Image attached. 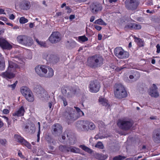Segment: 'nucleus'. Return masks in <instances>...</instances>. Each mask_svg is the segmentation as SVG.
Here are the masks:
<instances>
[{
	"label": "nucleus",
	"mask_w": 160,
	"mask_h": 160,
	"mask_svg": "<svg viewBox=\"0 0 160 160\" xmlns=\"http://www.w3.org/2000/svg\"><path fill=\"white\" fill-rule=\"evenodd\" d=\"M74 108L68 107L64 113V117L68 123L76 120L79 117L84 116V113L78 107Z\"/></svg>",
	"instance_id": "1"
},
{
	"label": "nucleus",
	"mask_w": 160,
	"mask_h": 160,
	"mask_svg": "<svg viewBox=\"0 0 160 160\" xmlns=\"http://www.w3.org/2000/svg\"><path fill=\"white\" fill-rule=\"evenodd\" d=\"M9 66L7 70L1 74V76L6 78L10 79L14 77L15 76L16 69L19 68L18 65L11 61H8Z\"/></svg>",
	"instance_id": "2"
},
{
	"label": "nucleus",
	"mask_w": 160,
	"mask_h": 160,
	"mask_svg": "<svg viewBox=\"0 0 160 160\" xmlns=\"http://www.w3.org/2000/svg\"><path fill=\"white\" fill-rule=\"evenodd\" d=\"M47 67L44 65L38 66L35 68L36 72L40 77L46 76L50 78L53 76L54 74L53 70L52 68H48V72Z\"/></svg>",
	"instance_id": "3"
},
{
	"label": "nucleus",
	"mask_w": 160,
	"mask_h": 160,
	"mask_svg": "<svg viewBox=\"0 0 160 160\" xmlns=\"http://www.w3.org/2000/svg\"><path fill=\"white\" fill-rule=\"evenodd\" d=\"M76 126L78 129L88 131L89 130H94L96 127L94 123L88 121H80L77 122Z\"/></svg>",
	"instance_id": "4"
},
{
	"label": "nucleus",
	"mask_w": 160,
	"mask_h": 160,
	"mask_svg": "<svg viewBox=\"0 0 160 160\" xmlns=\"http://www.w3.org/2000/svg\"><path fill=\"white\" fill-rule=\"evenodd\" d=\"M103 59L101 56L95 55L89 57L87 60V64L92 68L99 67L103 63Z\"/></svg>",
	"instance_id": "5"
},
{
	"label": "nucleus",
	"mask_w": 160,
	"mask_h": 160,
	"mask_svg": "<svg viewBox=\"0 0 160 160\" xmlns=\"http://www.w3.org/2000/svg\"><path fill=\"white\" fill-rule=\"evenodd\" d=\"M114 93L115 96L119 98L126 97L128 95L126 91L121 84H116L114 87Z\"/></svg>",
	"instance_id": "6"
},
{
	"label": "nucleus",
	"mask_w": 160,
	"mask_h": 160,
	"mask_svg": "<svg viewBox=\"0 0 160 160\" xmlns=\"http://www.w3.org/2000/svg\"><path fill=\"white\" fill-rule=\"evenodd\" d=\"M114 53L116 56L120 59H125L129 57V52L125 51L122 47H118L114 50Z\"/></svg>",
	"instance_id": "7"
},
{
	"label": "nucleus",
	"mask_w": 160,
	"mask_h": 160,
	"mask_svg": "<svg viewBox=\"0 0 160 160\" xmlns=\"http://www.w3.org/2000/svg\"><path fill=\"white\" fill-rule=\"evenodd\" d=\"M139 4V2L137 0H127L125 2L126 8L132 11L136 10Z\"/></svg>",
	"instance_id": "8"
},
{
	"label": "nucleus",
	"mask_w": 160,
	"mask_h": 160,
	"mask_svg": "<svg viewBox=\"0 0 160 160\" xmlns=\"http://www.w3.org/2000/svg\"><path fill=\"white\" fill-rule=\"evenodd\" d=\"M18 42L22 44L30 46L32 43V40L30 38L25 35H20L17 38Z\"/></svg>",
	"instance_id": "9"
},
{
	"label": "nucleus",
	"mask_w": 160,
	"mask_h": 160,
	"mask_svg": "<svg viewBox=\"0 0 160 160\" xmlns=\"http://www.w3.org/2000/svg\"><path fill=\"white\" fill-rule=\"evenodd\" d=\"M117 125L121 128L124 130H128L132 126V122L130 121L119 120L117 123Z\"/></svg>",
	"instance_id": "10"
},
{
	"label": "nucleus",
	"mask_w": 160,
	"mask_h": 160,
	"mask_svg": "<svg viewBox=\"0 0 160 160\" xmlns=\"http://www.w3.org/2000/svg\"><path fill=\"white\" fill-rule=\"evenodd\" d=\"M100 88V83L98 81L95 80L90 82L89 88L91 92L96 93L99 91Z\"/></svg>",
	"instance_id": "11"
},
{
	"label": "nucleus",
	"mask_w": 160,
	"mask_h": 160,
	"mask_svg": "<svg viewBox=\"0 0 160 160\" xmlns=\"http://www.w3.org/2000/svg\"><path fill=\"white\" fill-rule=\"evenodd\" d=\"M61 39V34L58 32H52L49 38V40L52 43H57L59 42Z\"/></svg>",
	"instance_id": "12"
},
{
	"label": "nucleus",
	"mask_w": 160,
	"mask_h": 160,
	"mask_svg": "<svg viewBox=\"0 0 160 160\" xmlns=\"http://www.w3.org/2000/svg\"><path fill=\"white\" fill-rule=\"evenodd\" d=\"M15 140L21 144L24 145L29 149L31 148L30 144L27 142L22 137L18 134H15L14 136Z\"/></svg>",
	"instance_id": "13"
},
{
	"label": "nucleus",
	"mask_w": 160,
	"mask_h": 160,
	"mask_svg": "<svg viewBox=\"0 0 160 160\" xmlns=\"http://www.w3.org/2000/svg\"><path fill=\"white\" fill-rule=\"evenodd\" d=\"M90 8L92 12L96 14L102 10V8L100 4L93 3L90 6Z\"/></svg>",
	"instance_id": "14"
},
{
	"label": "nucleus",
	"mask_w": 160,
	"mask_h": 160,
	"mask_svg": "<svg viewBox=\"0 0 160 160\" xmlns=\"http://www.w3.org/2000/svg\"><path fill=\"white\" fill-rule=\"evenodd\" d=\"M53 134L56 136H58L62 132V126L59 124H54L52 126Z\"/></svg>",
	"instance_id": "15"
},
{
	"label": "nucleus",
	"mask_w": 160,
	"mask_h": 160,
	"mask_svg": "<svg viewBox=\"0 0 160 160\" xmlns=\"http://www.w3.org/2000/svg\"><path fill=\"white\" fill-rule=\"evenodd\" d=\"M0 46L3 49H10L12 48V46L3 38H0Z\"/></svg>",
	"instance_id": "16"
},
{
	"label": "nucleus",
	"mask_w": 160,
	"mask_h": 160,
	"mask_svg": "<svg viewBox=\"0 0 160 160\" xmlns=\"http://www.w3.org/2000/svg\"><path fill=\"white\" fill-rule=\"evenodd\" d=\"M62 94L68 98H70L71 97L73 94L76 93V89L69 90V89L66 90L65 89H63L62 90Z\"/></svg>",
	"instance_id": "17"
},
{
	"label": "nucleus",
	"mask_w": 160,
	"mask_h": 160,
	"mask_svg": "<svg viewBox=\"0 0 160 160\" xmlns=\"http://www.w3.org/2000/svg\"><path fill=\"white\" fill-rule=\"evenodd\" d=\"M149 94L152 97L157 98L159 94L157 91V88L155 84H153L152 87L150 88Z\"/></svg>",
	"instance_id": "18"
},
{
	"label": "nucleus",
	"mask_w": 160,
	"mask_h": 160,
	"mask_svg": "<svg viewBox=\"0 0 160 160\" xmlns=\"http://www.w3.org/2000/svg\"><path fill=\"white\" fill-rule=\"evenodd\" d=\"M34 91L36 93L39 95L41 94L42 92H43V94L46 95V97L48 96L47 92L41 86H37L34 89Z\"/></svg>",
	"instance_id": "19"
},
{
	"label": "nucleus",
	"mask_w": 160,
	"mask_h": 160,
	"mask_svg": "<svg viewBox=\"0 0 160 160\" xmlns=\"http://www.w3.org/2000/svg\"><path fill=\"white\" fill-rule=\"evenodd\" d=\"M20 7L23 10H28L30 7V2L28 1L22 2L21 3Z\"/></svg>",
	"instance_id": "20"
},
{
	"label": "nucleus",
	"mask_w": 160,
	"mask_h": 160,
	"mask_svg": "<svg viewBox=\"0 0 160 160\" xmlns=\"http://www.w3.org/2000/svg\"><path fill=\"white\" fill-rule=\"evenodd\" d=\"M25 111L23 106H22L17 111L12 114L13 116L20 117L24 115Z\"/></svg>",
	"instance_id": "21"
},
{
	"label": "nucleus",
	"mask_w": 160,
	"mask_h": 160,
	"mask_svg": "<svg viewBox=\"0 0 160 160\" xmlns=\"http://www.w3.org/2000/svg\"><path fill=\"white\" fill-rule=\"evenodd\" d=\"M20 91L21 93L24 97L29 92H30L31 91L30 89L27 87H21Z\"/></svg>",
	"instance_id": "22"
},
{
	"label": "nucleus",
	"mask_w": 160,
	"mask_h": 160,
	"mask_svg": "<svg viewBox=\"0 0 160 160\" xmlns=\"http://www.w3.org/2000/svg\"><path fill=\"white\" fill-rule=\"evenodd\" d=\"M26 99L28 102H32L34 100V98L33 94L31 91L29 92L25 96Z\"/></svg>",
	"instance_id": "23"
},
{
	"label": "nucleus",
	"mask_w": 160,
	"mask_h": 160,
	"mask_svg": "<svg viewBox=\"0 0 160 160\" xmlns=\"http://www.w3.org/2000/svg\"><path fill=\"white\" fill-rule=\"evenodd\" d=\"M99 101L100 104L105 106H109L108 101L106 99L100 97L99 99Z\"/></svg>",
	"instance_id": "24"
},
{
	"label": "nucleus",
	"mask_w": 160,
	"mask_h": 160,
	"mask_svg": "<svg viewBox=\"0 0 160 160\" xmlns=\"http://www.w3.org/2000/svg\"><path fill=\"white\" fill-rule=\"evenodd\" d=\"M68 140L67 143L70 145H73L76 142V139L74 137H69L67 134H66Z\"/></svg>",
	"instance_id": "25"
},
{
	"label": "nucleus",
	"mask_w": 160,
	"mask_h": 160,
	"mask_svg": "<svg viewBox=\"0 0 160 160\" xmlns=\"http://www.w3.org/2000/svg\"><path fill=\"white\" fill-rule=\"evenodd\" d=\"M68 152L70 151L71 152L75 153H79L80 152L79 148L73 146H70L68 147Z\"/></svg>",
	"instance_id": "26"
},
{
	"label": "nucleus",
	"mask_w": 160,
	"mask_h": 160,
	"mask_svg": "<svg viewBox=\"0 0 160 160\" xmlns=\"http://www.w3.org/2000/svg\"><path fill=\"white\" fill-rule=\"evenodd\" d=\"M153 139L154 141L157 143L160 142V133H157L153 136Z\"/></svg>",
	"instance_id": "27"
},
{
	"label": "nucleus",
	"mask_w": 160,
	"mask_h": 160,
	"mask_svg": "<svg viewBox=\"0 0 160 160\" xmlns=\"http://www.w3.org/2000/svg\"><path fill=\"white\" fill-rule=\"evenodd\" d=\"M78 38V41L80 42H84L88 40V38L85 35L79 36Z\"/></svg>",
	"instance_id": "28"
},
{
	"label": "nucleus",
	"mask_w": 160,
	"mask_h": 160,
	"mask_svg": "<svg viewBox=\"0 0 160 160\" xmlns=\"http://www.w3.org/2000/svg\"><path fill=\"white\" fill-rule=\"evenodd\" d=\"M59 149L60 151L63 152H68V147L66 146L60 145L59 147Z\"/></svg>",
	"instance_id": "29"
},
{
	"label": "nucleus",
	"mask_w": 160,
	"mask_h": 160,
	"mask_svg": "<svg viewBox=\"0 0 160 160\" xmlns=\"http://www.w3.org/2000/svg\"><path fill=\"white\" fill-rule=\"evenodd\" d=\"M94 23L95 24L102 25H107L106 23L101 18H99L95 20Z\"/></svg>",
	"instance_id": "30"
},
{
	"label": "nucleus",
	"mask_w": 160,
	"mask_h": 160,
	"mask_svg": "<svg viewBox=\"0 0 160 160\" xmlns=\"http://www.w3.org/2000/svg\"><path fill=\"white\" fill-rule=\"evenodd\" d=\"M46 57L45 55L44 56V58L47 60L50 61H52L53 59L54 58V57L53 55L47 54Z\"/></svg>",
	"instance_id": "31"
},
{
	"label": "nucleus",
	"mask_w": 160,
	"mask_h": 160,
	"mask_svg": "<svg viewBox=\"0 0 160 160\" xmlns=\"http://www.w3.org/2000/svg\"><path fill=\"white\" fill-rule=\"evenodd\" d=\"M95 147L100 149H103L104 148L103 143L101 142H98L96 144Z\"/></svg>",
	"instance_id": "32"
},
{
	"label": "nucleus",
	"mask_w": 160,
	"mask_h": 160,
	"mask_svg": "<svg viewBox=\"0 0 160 160\" xmlns=\"http://www.w3.org/2000/svg\"><path fill=\"white\" fill-rule=\"evenodd\" d=\"M79 147L85 151L89 152H91V149L84 145H81L79 146Z\"/></svg>",
	"instance_id": "33"
},
{
	"label": "nucleus",
	"mask_w": 160,
	"mask_h": 160,
	"mask_svg": "<svg viewBox=\"0 0 160 160\" xmlns=\"http://www.w3.org/2000/svg\"><path fill=\"white\" fill-rule=\"evenodd\" d=\"M28 22V19L25 17H21L19 19V22L21 24H24Z\"/></svg>",
	"instance_id": "34"
},
{
	"label": "nucleus",
	"mask_w": 160,
	"mask_h": 160,
	"mask_svg": "<svg viewBox=\"0 0 160 160\" xmlns=\"http://www.w3.org/2000/svg\"><path fill=\"white\" fill-rule=\"evenodd\" d=\"M97 156L98 159L100 160H105L108 157L107 155L102 154H98Z\"/></svg>",
	"instance_id": "35"
},
{
	"label": "nucleus",
	"mask_w": 160,
	"mask_h": 160,
	"mask_svg": "<svg viewBox=\"0 0 160 160\" xmlns=\"http://www.w3.org/2000/svg\"><path fill=\"white\" fill-rule=\"evenodd\" d=\"M5 68V63L4 60L0 61V70H3Z\"/></svg>",
	"instance_id": "36"
},
{
	"label": "nucleus",
	"mask_w": 160,
	"mask_h": 160,
	"mask_svg": "<svg viewBox=\"0 0 160 160\" xmlns=\"http://www.w3.org/2000/svg\"><path fill=\"white\" fill-rule=\"evenodd\" d=\"M133 29L135 30H139L142 27L141 25L138 23H134Z\"/></svg>",
	"instance_id": "37"
},
{
	"label": "nucleus",
	"mask_w": 160,
	"mask_h": 160,
	"mask_svg": "<svg viewBox=\"0 0 160 160\" xmlns=\"http://www.w3.org/2000/svg\"><path fill=\"white\" fill-rule=\"evenodd\" d=\"M134 23L129 22L125 26V28H126L133 29Z\"/></svg>",
	"instance_id": "38"
},
{
	"label": "nucleus",
	"mask_w": 160,
	"mask_h": 160,
	"mask_svg": "<svg viewBox=\"0 0 160 160\" xmlns=\"http://www.w3.org/2000/svg\"><path fill=\"white\" fill-rule=\"evenodd\" d=\"M135 39L136 40H137L138 44V45L140 47L143 46V43L142 40L137 38L135 37Z\"/></svg>",
	"instance_id": "39"
},
{
	"label": "nucleus",
	"mask_w": 160,
	"mask_h": 160,
	"mask_svg": "<svg viewBox=\"0 0 160 160\" xmlns=\"http://www.w3.org/2000/svg\"><path fill=\"white\" fill-rule=\"evenodd\" d=\"M125 157L122 156L120 155L114 157L113 158V160H122L125 159Z\"/></svg>",
	"instance_id": "40"
},
{
	"label": "nucleus",
	"mask_w": 160,
	"mask_h": 160,
	"mask_svg": "<svg viewBox=\"0 0 160 160\" xmlns=\"http://www.w3.org/2000/svg\"><path fill=\"white\" fill-rule=\"evenodd\" d=\"M47 95L48 96L46 97V95H45L44 94H43V92H42L41 94L39 95V97H40L42 98H43L44 99H45V100H48V98H49V96L48 95V93H47Z\"/></svg>",
	"instance_id": "41"
},
{
	"label": "nucleus",
	"mask_w": 160,
	"mask_h": 160,
	"mask_svg": "<svg viewBox=\"0 0 160 160\" xmlns=\"http://www.w3.org/2000/svg\"><path fill=\"white\" fill-rule=\"evenodd\" d=\"M128 65H125L122 67H118L116 69V70L117 71H119L124 68H127Z\"/></svg>",
	"instance_id": "42"
},
{
	"label": "nucleus",
	"mask_w": 160,
	"mask_h": 160,
	"mask_svg": "<svg viewBox=\"0 0 160 160\" xmlns=\"http://www.w3.org/2000/svg\"><path fill=\"white\" fill-rule=\"evenodd\" d=\"M36 41L40 45L41 47H44L46 46V43L44 42L39 41L38 40H36Z\"/></svg>",
	"instance_id": "43"
},
{
	"label": "nucleus",
	"mask_w": 160,
	"mask_h": 160,
	"mask_svg": "<svg viewBox=\"0 0 160 160\" xmlns=\"http://www.w3.org/2000/svg\"><path fill=\"white\" fill-rule=\"evenodd\" d=\"M98 124L99 129L102 128H104V124L101 121H98Z\"/></svg>",
	"instance_id": "44"
},
{
	"label": "nucleus",
	"mask_w": 160,
	"mask_h": 160,
	"mask_svg": "<svg viewBox=\"0 0 160 160\" xmlns=\"http://www.w3.org/2000/svg\"><path fill=\"white\" fill-rule=\"evenodd\" d=\"M18 83V81H16L14 83L12 84L8 85V87L10 88H11L12 90L14 89Z\"/></svg>",
	"instance_id": "45"
},
{
	"label": "nucleus",
	"mask_w": 160,
	"mask_h": 160,
	"mask_svg": "<svg viewBox=\"0 0 160 160\" xmlns=\"http://www.w3.org/2000/svg\"><path fill=\"white\" fill-rule=\"evenodd\" d=\"M61 99L63 102L64 106H66L68 105V102L66 98L63 97H62L61 98Z\"/></svg>",
	"instance_id": "46"
},
{
	"label": "nucleus",
	"mask_w": 160,
	"mask_h": 160,
	"mask_svg": "<svg viewBox=\"0 0 160 160\" xmlns=\"http://www.w3.org/2000/svg\"><path fill=\"white\" fill-rule=\"evenodd\" d=\"M7 142V140L6 139H0V143L3 145H5Z\"/></svg>",
	"instance_id": "47"
},
{
	"label": "nucleus",
	"mask_w": 160,
	"mask_h": 160,
	"mask_svg": "<svg viewBox=\"0 0 160 160\" xmlns=\"http://www.w3.org/2000/svg\"><path fill=\"white\" fill-rule=\"evenodd\" d=\"M125 18H123L121 19H120L119 20V22L121 25H122L123 24H124V23H123V22H126V20L125 19Z\"/></svg>",
	"instance_id": "48"
},
{
	"label": "nucleus",
	"mask_w": 160,
	"mask_h": 160,
	"mask_svg": "<svg viewBox=\"0 0 160 160\" xmlns=\"http://www.w3.org/2000/svg\"><path fill=\"white\" fill-rule=\"evenodd\" d=\"M94 27L98 31H100L102 29V27L101 26L97 25H94Z\"/></svg>",
	"instance_id": "49"
},
{
	"label": "nucleus",
	"mask_w": 160,
	"mask_h": 160,
	"mask_svg": "<svg viewBox=\"0 0 160 160\" xmlns=\"http://www.w3.org/2000/svg\"><path fill=\"white\" fill-rule=\"evenodd\" d=\"M2 112L4 114H8L9 113V111L8 109H4L2 111Z\"/></svg>",
	"instance_id": "50"
},
{
	"label": "nucleus",
	"mask_w": 160,
	"mask_h": 160,
	"mask_svg": "<svg viewBox=\"0 0 160 160\" xmlns=\"http://www.w3.org/2000/svg\"><path fill=\"white\" fill-rule=\"evenodd\" d=\"M147 5L149 6H151L153 5V2L152 0H149L147 2Z\"/></svg>",
	"instance_id": "51"
},
{
	"label": "nucleus",
	"mask_w": 160,
	"mask_h": 160,
	"mask_svg": "<svg viewBox=\"0 0 160 160\" xmlns=\"http://www.w3.org/2000/svg\"><path fill=\"white\" fill-rule=\"evenodd\" d=\"M156 47L157 48V52L158 53H159L160 52V46L159 44H158Z\"/></svg>",
	"instance_id": "52"
},
{
	"label": "nucleus",
	"mask_w": 160,
	"mask_h": 160,
	"mask_svg": "<svg viewBox=\"0 0 160 160\" xmlns=\"http://www.w3.org/2000/svg\"><path fill=\"white\" fill-rule=\"evenodd\" d=\"M118 0H108L110 4H113L116 2Z\"/></svg>",
	"instance_id": "53"
},
{
	"label": "nucleus",
	"mask_w": 160,
	"mask_h": 160,
	"mask_svg": "<svg viewBox=\"0 0 160 160\" xmlns=\"http://www.w3.org/2000/svg\"><path fill=\"white\" fill-rule=\"evenodd\" d=\"M66 9L67 10V12L68 13H70L71 12L72 10L68 7H66Z\"/></svg>",
	"instance_id": "54"
},
{
	"label": "nucleus",
	"mask_w": 160,
	"mask_h": 160,
	"mask_svg": "<svg viewBox=\"0 0 160 160\" xmlns=\"http://www.w3.org/2000/svg\"><path fill=\"white\" fill-rule=\"evenodd\" d=\"M5 14V13L4 12V10L0 8V14Z\"/></svg>",
	"instance_id": "55"
},
{
	"label": "nucleus",
	"mask_w": 160,
	"mask_h": 160,
	"mask_svg": "<svg viewBox=\"0 0 160 160\" xmlns=\"http://www.w3.org/2000/svg\"><path fill=\"white\" fill-rule=\"evenodd\" d=\"M95 17L94 16H92L90 18V22H93L94 20H95Z\"/></svg>",
	"instance_id": "56"
},
{
	"label": "nucleus",
	"mask_w": 160,
	"mask_h": 160,
	"mask_svg": "<svg viewBox=\"0 0 160 160\" xmlns=\"http://www.w3.org/2000/svg\"><path fill=\"white\" fill-rule=\"evenodd\" d=\"M9 18L11 20H13L15 18V16L13 14H12L9 16Z\"/></svg>",
	"instance_id": "57"
},
{
	"label": "nucleus",
	"mask_w": 160,
	"mask_h": 160,
	"mask_svg": "<svg viewBox=\"0 0 160 160\" xmlns=\"http://www.w3.org/2000/svg\"><path fill=\"white\" fill-rule=\"evenodd\" d=\"M102 35L100 34H98V39L100 40L102 39Z\"/></svg>",
	"instance_id": "58"
},
{
	"label": "nucleus",
	"mask_w": 160,
	"mask_h": 160,
	"mask_svg": "<svg viewBox=\"0 0 160 160\" xmlns=\"http://www.w3.org/2000/svg\"><path fill=\"white\" fill-rule=\"evenodd\" d=\"M75 18V16L74 15H71L69 16V19L72 20V19H74Z\"/></svg>",
	"instance_id": "59"
},
{
	"label": "nucleus",
	"mask_w": 160,
	"mask_h": 160,
	"mask_svg": "<svg viewBox=\"0 0 160 160\" xmlns=\"http://www.w3.org/2000/svg\"><path fill=\"white\" fill-rule=\"evenodd\" d=\"M100 135H101L100 134H98L97 135H96L94 137V138H95L96 139H99L100 137Z\"/></svg>",
	"instance_id": "60"
},
{
	"label": "nucleus",
	"mask_w": 160,
	"mask_h": 160,
	"mask_svg": "<svg viewBox=\"0 0 160 160\" xmlns=\"http://www.w3.org/2000/svg\"><path fill=\"white\" fill-rule=\"evenodd\" d=\"M18 155L21 158H23V156L22 155V153L20 152H19L18 153Z\"/></svg>",
	"instance_id": "61"
},
{
	"label": "nucleus",
	"mask_w": 160,
	"mask_h": 160,
	"mask_svg": "<svg viewBox=\"0 0 160 160\" xmlns=\"http://www.w3.org/2000/svg\"><path fill=\"white\" fill-rule=\"evenodd\" d=\"M2 117L4 119H5L6 120V122H7L8 123V117H6L5 116H2Z\"/></svg>",
	"instance_id": "62"
},
{
	"label": "nucleus",
	"mask_w": 160,
	"mask_h": 160,
	"mask_svg": "<svg viewBox=\"0 0 160 160\" xmlns=\"http://www.w3.org/2000/svg\"><path fill=\"white\" fill-rule=\"evenodd\" d=\"M52 102H49L48 103V106L50 108H52Z\"/></svg>",
	"instance_id": "63"
},
{
	"label": "nucleus",
	"mask_w": 160,
	"mask_h": 160,
	"mask_svg": "<svg viewBox=\"0 0 160 160\" xmlns=\"http://www.w3.org/2000/svg\"><path fill=\"white\" fill-rule=\"evenodd\" d=\"M0 19L3 21H5L7 18L5 17H0Z\"/></svg>",
	"instance_id": "64"
}]
</instances>
